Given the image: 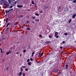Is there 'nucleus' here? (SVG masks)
Returning a JSON list of instances; mask_svg holds the SVG:
<instances>
[{"label":"nucleus","mask_w":76,"mask_h":76,"mask_svg":"<svg viewBox=\"0 0 76 76\" xmlns=\"http://www.w3.org/2000/svg\"><path fill=\"white\" fill-rule=\"evenodd\" d=\"M49 38H51L53 37V36H52V35H50L49 36Z\"/></svg>","instance_id":"obj_11"},{"label":"nucleus","mask_w":76,"mask_h":76,"mask_svg":"<svg viewBox=\"0 0 76 76\" xmlns=\"http://www.w3.org/2000/svg\"><path fill=\"white\" fill-rule=\"evenodd\" d=\"M76 14H74L72 16V18H73V19L75 18V17H76Z\"/></svg>","instance_id":"obj_2"},{"label":"nucleus","mask_w":76,"mask_h":76,"mask_svg":"<svg viewBox=\"0 0 76 76\" xmlns=\"http://www.w3.org/2000/svg\"><path fill=\"white\" fill-rule=\"evenodd\" d=\"M43 54L44 53L42 52L39 55V57H41V56H42V55H43Z\"/></svg>","instance_id":"obj_5"},{"label":"nucleus","mask_w":76,"mask_h":76,"mask_svg":"<svg viewBox=\"0 0 76 76\" xmlns=\"http://www.w3.org/2000/svg\"><path fill=\"white\" fill-rule=\"evenodd\" d=\"M17 54H19V53H18V52L17 53Z\"/></svg>","instance_id":"obj_50"},{"label":"nucleus","mask_w":76,"mask_h":76,"mask_svg":"<svg viewBox=\"0 0 76 76\" xmlns=\"http://www.w3.org/2000/svg\"><path fill=\"white\" fill-rule=\"evenodd\" d=\"M34 54H35L34 51L32 52V55H31L32 57H33V56H34L33 55Z\"/></svg>","instance_id":"obj_8"},{"label":"nucleus","mask_w":76,"mask_h":76,"mask_svg":"<svg viewBox=\"0 0 76 76\" xmlns=\"http://www.w3.org/2000/svg\"><path fill=\"white\" fill-rule=\"evenodd\" d=\"M22 71H21L18 74V75L19 76H20L22 75Z\"/></svg>","instance_id":"obj_1"},{"label":"nucleus","mask_w":76,"mask_h":76,"mask_svg":"<svg viewBox=\"0 0 76 76\" xmlns=\"http://www.w3.org/2000/svg\"><path fill=\"white\" fill-rule=\"evenodd\" d=\"M34 6H35V8H36V9H37V8H38V6H37V5L36 4H35Z\"/></svg>","instance_id":"obj_10"},{"label":"nucleus","mask_w":76,"mask_h":76,"mask_svg":"<svg viewBox=\"0 0 76 76\" xmlns=\"http://www.w3.org/2000/svg\"><path fill=\"white\" fill-rule=\"evenodd\" d=\"M36 22H39V20L37 19L36 20Z\"/></svg>","instance_id":"obj_31"},{"label":"nucleus","mask_w":76,"mask_h":76,"mask_svg":"<svg viewBox=\"0 0 76 76\" xmlns=\"http://www.w3.org/2000/svg\"><path fill=\"white\" fill-rule=\"evenodd\" d=\"M29 10H28V11H29Z\"/></svg>","instance_id":"obj_56"},{"label":"nucleus","mask_w":76,"mask_h":76,"mask_svg":"<svg viewBox=\"0 0 76 76\" xmlns=\"http://www.w3.org/2000/svg\"><path fill=\"white\" fill-rule=\"evenodd\" d=\"M32 23H34V22H32Z\"/></svg>","instance_id":"obj_54"},{"label":"nucleus","mask_w":76,"mask_h":76,"mask_svg":"<svg viewBox=\"0 0 76 76\" xmlns=\"http://www.w3.org/2000/svg\"><path fill=\"white\" fill-rule=\"evenodd\" d=\"M9 25H10V23H8L7 25V26H9Z\"/></svg>","instance_id":"obj_21"},{"label":"nucleus","mask_w":76,"mask_h":76,"mask_svg":"<svg viewBox=\"0 0 76 76\" xmlns=\"http://www.w3.org/2000/svg\"><path fill=\"white\" fill-rule=\"evenodd\" d=\"M55 37H56L57 38H58V35L56 36Z\"/></svg>","instance_id":"obj_36"},{"label":"nucleus","mask_w":76,"mask_h":76,"mask_svg":"<svg viewBox=\"0 0 76 76\" xmlns=\"http://www.w3.org/2000/svg\"><path fill=\"white\" fill-rule=\"evenodd\" d=\"M16 3H17V1H16L14 2V4H16Z\"/></svg>","instance_id":"obj_20"},{"label":"nucleus","mask_w":76,"mask_h":76,"mask_svg":"<svg viewBox=\"0 0 76 76\" xmlns=\"http://www.w3.org/2000/svg\"><path fill=\"white\" fill-rule=\"evenodd\" d=\"M66 9H67V11H68V10H69L68 9V8H66Z\"/></svg>","instance_id":"obj_43"},{"label":"nucleus","mask_w":76,"mask_h":76,"mask_svg":"<svg viewBox=\"0 0 76 76\" xmlns=\"http://www.w3.org/2000/svg\"><path fill=\"white\" fill-rule=\"evenodd\" d=\"M12 10H13V9L12 8L10 10V11H12Z\"/></svg>","instance_id":"obj_33"},{"label":"nucleus","mask_w":76,"mask_h":76,"mask_svg":"<svg viewBox=\"0 0 76 76\" xmlns=\"http://www.w3.org/2000/svg\"><path fill=\"white\" fill-rule=\"evenodd\" d=\"M0 46H1V43H0Z\"/></svg>","instance_id":"obj_53"},{"label":"nucleus","mask_w":76,"mask_h":76,"mask_svg":"<svg viewBox=\"0 0 76 76\" xmlns=\"http://www.w3.org/2000/svg\"><path fill=\"white\" fill-rule=\"evenodd\" d=\"M31 5H32V4H31L30 6H31Z\"/></svg>","instance_id":"obj_51"},{"label":"nucleus","mask_w":76,"mask_h":76,"mask_svg":"<svg viewBox=\"0 0 76 76\" xmlns=\"http://www.w3.org/2000/svg\"><path fill=\"white\" fill-rule=\"evenodd\" d=\"M8 19H9V18H6V22H7V21H8Z\"/></svg>","instance_id":"obj_24"},{"label":"nucleus","mask_w":76,"mask_h":76,"mask_svg":"<svg viewBox=\"0 0 76 76\" xmlns=\"http://www.w3.org/2000/svg\"><path fill=\"white\" fill-rule=\"evenodd\" d=\"M20 69H21V71H22L21 72H22V71H23V68H22V67H21V68H20Z\"/></svg>","instance_id":"obj_23"},{"label":"nucleus","mask_w":76,"mask_h":76,"mask_svg":"<svg viewBox=\"0 0 76 76\" xmlns=\"http://www.w3.org/2000/svg\"><path fill=\"white\" fill-rule=\"evenodd\" d=\"M5 12L6 13H9V12H10V10H8V11H7V10H5Z\"/></svg>","instance_id":"obj_12"},{"label":"nucleus","mask_w":76,"mask_h":76,"mask_svg":"<svg viewBox=\"0 0 76 76\" xmlns=\"http://www.w3.org/2000/svg\"><path fill=\"white\" fill-rule=\"evenodd\" d=\"M42 37V35L41 34H40L39 36V37H40V38H41Z\"/></svg>","instance_id":"obj_25"},{"label":"nucleus","mask_w":76,"mask_h":76,"mask_svg":"<svg viewBox=\"0 0 76 76\" xmlns=\"http://www.w3.org/2000/svg\"><path fill=\"white\" fill-rule=\"evenodd\" d=\"M57 35H58V32H56L55 33V37H56V36H57Z\"/></svg>","instance_id":"obj_4"},{"label":"nucleus","mask_w":76,"mask_h":76,"mask_svg":"<svg viewBox=\"0 0 76 76\" xmlns=\"http://www.w3.org/2000/svg\"><path fill=\"white\" fill-rule=\"evenodd\" d=\"M48 8V7H45V8L43 9V10H45V9H47Z\"/></svg>","instance_id":"obj_26"},{"label":"nucleus","mask_w":76,"mask_h":76,"mask_svg":"<svg viewBox=\"0 0 76 76\" xmlns=\"http://www.w3.org/2000/svg\"><path fill=\"white\" fill-rule=\"evenodd\" d=\"M7 70H9V69L8 68V67H7Z\"/></svg>","instance_id":"obj_48"},{"label":"nucleus","mask_w":76,"mask_h":76,"mask_svg":"<svg viewBox=\"0 0 76 76\" xmlns=\"http://www.w3.org/2000/svg\"><path fill=\"white\" fill-rule=\"evenodd\" d=\"M22 75H23V76H25V73L23 72L22 74Z\"/></svg>","instance_id":"obj_16"},{"label":"nucleus","mask_w":76,"mask_h":76,"mask_svg":"<svg viewBox=\"0 0 76 76\" xmlns=\"http://www.w3.org/2000/svg\"><path fill=\"white\" fill-rule=\"evenodd\" d=\"M58 70H56L55 71V73H57V72H58Z\"/></svg>","instance_id":"obj_30"},{"label":"nucleus","mask_w":76,"mask_h":76,"mask_svg":"<svg viewBox=\"0 0 76 76\" xmlns=\"http://www.w3.org/2000/svg\"><path fill=\"white\" fill-rule=\"evenodd\" d=\"M76 2V0H74L73 3H75Z\"/></svg>","instance_id":"obj_17"},{"label":"nucleus","mask_w":76,"mask_h":76,"mask_svg":"<svg viewBox=\"0 0 76 76\" xmlns=\"http://www.w3.org/2000/svg\"><path fill=\"white\" fill-rule=\"evenodd\" d=\"M25 52H26V50H23V53H25Z\"/></svg>","instance_id":"obj_35"},{"label":"nucleus","mask_w":76,"mask_h":76,"mask_svg":"<svg viewBox=\"0 0 76 76\" xmlns=\"http://www.w3.org/2000/svg\"><path fill=\"white\" fill-rule=\"evenodd\" d=\"M22 67H23V68H25V67H26V66H22Z\"/></svg>","instance_id":"obj_38"},{"label":"nucleus","mask_w":76,"mask_h":76,"mask_svg":"<svg viewBox=\"0 0 76 76\" xmlns=\"http://www.w3.org/2000/svg\"><path fill=\"white\" fill-rule=\"evenodd\" d=\"M35 15H36V16H39V14H38L36 13L35 14Z\"/></svg>","instance_id":"obj_22"},{"label":"nucleus","mask_w":76,"mask_h":76,"mask_svg":"<svg viewBox=\"0 0 76 76\" xmlns=\"http://www.w3.org/2000/svg\"><path fill=\"white\" fill-rule=\"evenodd\" d=\"M62 43H63V44H65V41H63Z\"/></svg>","instance_id":"obj_37"},{"label":"nucleus","mask_w":76,"mask_h":76,"mask_svg":"<svg viewBox=\"0 0 76 76\" xmlns=\"http://www.w3.org/2000/svg\"><path fill=\"white\" fill-rule=\"evenodd\" d=\"M68 1H70V0H71V1H72V0H68Z\"/></svg>","instance_id":"obj_52"},{"label":"nucleus","mask_w":76,"mask_h":76,"mask_svg":"<svg viewBox=\"0 0 76 76\" xmlns=\"http://www.w3.org/2000/svg\"><path fill=\"white\" fill-rule=\"evenodd\" d=\"M28 66H31V62H29L28 63Z\"/></svg>","instance_id":"obj_6"},{"label":"nucleus","mask_w":76,"mask_h":76,"mask_svg":"<svg viewBox=\"0 0 76 76\" xmlns=\"http://www.w3.org/2000/svg\"><path fill=\"white\" fill-rule=\"evenodd\" d=\"M20 57H22V54H20Z\"/></svg>","instance_id":"obj_46"},{"label":"nucleus","mask_w":76,"mask_h":76,"mask_svg":"<svg viewBox=\"0 0 76 76\" xmlns=\"http://www.w3.org/2000/svg\"><path fill=\"white\" fill-rule=\"evenodd\" d=\"M39 12L40 13H42L43 12V11L41 10H39Z\"/></svg>","instance_id":"obj_7"},{"label":"nucleus","mask_w":76,"mask_h":76,"mask_svg":"<svg viewBox=\"0 0 76 76\" xmlns=\"http://www.w3.org/2000/svg\"><path fill=\"white\" fill-rule=\"evenodd\" d=\"M35 17H33V19H35Z\"/></svg>","instance_id":"obj_45"},{"label":"nucleus","mask_w":76,"mask_h":76,"mask_svg":"<svg viewBox=\"0 0 76 76\" xmlns=\"http://www.w3.org/2000/svg\"><path fill=\"white\" fill-rule=\"evenodd\" d=\"M0 26H1V24H0Z\"/></svg>","instance_id":"obj_57"},{"label":"nucleus","mask_w":76,"mask_h":76,"mask_svg":"<svg viewBox=\"0 0 76 76\" xmlns=\"http://www.w3.org/2000/svg\"><path fill=\"white\" fill-rule=\"evenodd\" d=\"M27 22V23H28V21Z\"/></svg>","instance_id":"obj_55"},{"label":"nucleus","mask_w":76,"mask_h":76,"mask_svg":"<svg viewBox=\"0 0 76 76\" xmlns=\"http://www.w3.org/2000/svg\"><path fill=\"white\" fill-rule=\"evenodd\" d=\"M30 60L31 61H33V60H32V58H30Z\"/></svg>","instance_id":"obj_41"},{"label":"nucleus","mask_w":76,"mask_h":76,"mask_svg":"<svg viewBox=\"0 0 76 76\" xmlns=\"http://www.w3.org/2000/svg\"><path fill=\"white\" fill-rule=\"evenodd\" d=\"M44 7L45 8V7H47L46 5H44Z\"/></svg>","instance_id":"obj_42"},{"label":"nucleus","mask_w":76,"mask_h":76,"mask_svg":"<svg viewBox=\"0 0 76 76\" xmlns=\"http://www.w3.org/2000/svg\"><path fill=\"white\" fill-rule=\"evenodd\" d=\"M13 7V6H11L10 7H9L10 9H12Z\"/></svg>","instance_id":"obj_18"},{"label":"nucleus","mask_w":76,"mask_h":76,"mask_svg":"<svg viewBox=\"0 0 76 76\" xmlns=\"http://www.w3.org/2000/svg\"><path fill=\"white\" fill-rule=\"evenodd\" d=\"M60 49H61V48H62V47L61 46V47H60Z\"/></svg>","instance_id":"obj_44"},{"label":"nucleus","mask_w":76,"mask_h":76,"mask_svg":"<svg viewBox=\"0 0 76 76\" xmlns=\"http://www.w3.org/2000/svg\"><path fill=\"white\" fill-rule=\"evenodd\" d=\"M25 70L26 71V72H27V71L28 70V69L27 68H26L25 69Z\"/></svg>","instance_id":"obj_34"},{"label":"nucleus","mask_w":76,"mask_h":76,"mask_svg":"<svg viewBox=\"0 0 76 76\" xmlns=\"http://www.w3.org/2000/svg\"><path fill=\"white\" fill-rule=\"evenodd\" d=\"M64 35L66 36V35H68V33H67V32H66V33H64Z\"/></svg>","instance_id":"obj_9"},{"label":"nucleus","mask_w":76,"mask_h":76,"mask_svg":"<svg viewBox=\"0 0 76 76\" xmlns=\"http://www.w3.org/2000/svg\"><path fill=\"white\" fill-rule=\"evenodd\" d=\"M9 52H10V53H12V51H11L10 50H9Z\"/></svg>","instance_id":"obj_39"},{"label":"nucleus","mask_w":76,"mask_h":76,"mask_svg":"<svg viewBox=\"0 0 76 76\" xmlns=\"http://www.w3.org/2000/svg\"><path fill=\"white\" fill-rule=\"evenodd\" d=\"M60 7H58V9H60Z\"/></svg>","instance_id":"obj_49"},{"label":"nucleus","mask_w":76,"mask_h":76,"mask_svg":"<svg viewBox=\"0 0 76 76\" xmlns=\"http://www.w3.org/2000/svg\"><path fill=\"white\" fill-rule=\"evenodd\" d=\"M0 50H1V53H3V50H2V49H1V48H0Z\"/></svg>","instance_id":"obj_15"},{"label":"nucleus","mask_w":76,"mask_h":76,"mask_svg":"<svg viewBox=\"0 0 76 76\" xmlns=\"http://www.w3.org/2000/svg\"><path fill=\"white\" fill-rule=\"evenodd\" d=\"M9 2V3H11V1L10 0H9V1H8Z\"/></svg>","instance_id":"obj_40"},{"label":"nucleus","mask_w":76,"mask_h":76,"mask_svg":"<svg viewBox=\"0 0 76 76\" xmlns=\"http://www.w3.org/2000/svg\"><path fill=\"white\" fill-rule=\"evenodd\" d=\"M17 7H18L21 8V7H23V6L22 5H17Z\"/></svg>","instance_id":"obj_3"},{"label":"nucleus","mask_w":76,"mask_h":76,"mask_svg":"<svg viewBox=\"0 0 76 76\" xmlns=\"http://www.w3.org/2000/svg\"><path fill=\"white\" fill-rule=\"evenodd\" d=\"M72 22V19L69 20V23H70V22Z\"/></svg>","instance_id":"obj_19"},{"label":"nucleus","mask_w":76,"mask_h":76,"mask_svg":"<svg viewBox=\"0 0 76 76\" xmlns=\"http://www.w3.org/2000/svg\"><path fill=\"white\" fill-rule=\"evenodd\" d=\"M27 30H30L31 29H30V28H27Z\"/></svg>","instance_id":"obj_32"},{"label":"nucleus","mask_w":76,"mask_h":76,"mask_svg":"<svg viewBox=\"0 0 76 76\" xmlns=\"http://www.w3.org/2000/svg\"><path fill=\"white\" fill-rule=\"evenodd\" d=\"M32 4H35V3H34V1H32Z\"/></svg>","instance_id":"obj_14"},{"label":"nucleus","mask_w":76,"mask_h":76,"mask_svg":"<svg viewBox=\"0 0 76 76\" xmlns=\"http://www.w3.org/2000/svg\"><path fill=\"white\" fill-rule=\"evenodd\" d=\"M8 30H9V28H7L6 30V31H8Z\"/></svg>","instance_id":"obj_27"},{"label":"nucleus","mask_w":76,"mask_h":76,"mask_svg":"<svg viewBox=\"0 0 76 76\" xmlns=\"http://www.w3.org/2000/svg\"><path fill=\"white\" fill-rule=\"evenodd\" d=\"M29 61H30V60L29 59H28L27 61V62H29Z\"/></svg>","instance_id":"obj_29"},{"label":"nucleus","mask_w":76,"mask_h":76,"mask_svg":"<svg viewBox=\"0 0 76 76\" xmlns=\"http://www.w3.org/2000/svg\"><path fill=\"white\" fill-rule=\"evenodd\" d=\"M23 17V15H21L20 16V17H21V18H22Z\"/></svg>","instance_id":"obj_47"},{"label":"nucleus","mask_w":76,"mask_h":76,"mask_svg":"<svg viewBox=\"0 0 76 76\" xmlns=\"http://www.w3.org/2000/svg\"><path fill=\"white\" fill-rule=\"evenodd\" d=\"M6 54H7V55H9V52H7L6 53Z\"/></svg>","instance_id":"obj_28"},{"label":"nucleus","mask_w":76,"mask_h":76,"mask_svg":"<svg viewBox=\"0 0 76 76\" xmlns=\"http://www.w3.org/2000/svg\"><path fill=\"white\" fill-rule=\"evenodd\" d=\"M66 69H68V65H66Z\"/></svg>","instance_id":"obj_13"}]
</instances>
